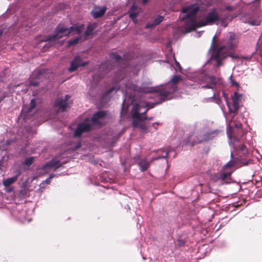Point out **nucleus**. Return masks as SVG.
<instances>
[{"label": "nucleus", "instance_id": "obj_1", "mask_svg": "<svg viewBox=\"0 0 262 262\" xmlns=\"http://www.w3.org/2000/svg\"><path fill=\"white\" fill-rule=\"evenodd\" d=\"M180 80V76H175L171 81L164 85L157 86L152 88L150 90L144 91L146 94L142 96L133 107V124L134 127H138L142 130L146 129L143 121L146 119L144 114L149 108L154 107L156 104L160 103L165 100L171 99L173 97L172 94L177 90L176 83Z\"/></svg>", "mask_w": 262, "mask_h": 262}, {"label": "nucleus", "instance_id": "obj_2", "mask_svg": "<svg viewBox=\"0 0 262 262\" xmlns=\"http://www.w3.org/2000/svg\"><path fill=\"white\" fill-rule=\"evenodd\" d=\"M220 94L224 97L228 107V113L225 114L226 121L228 124L227 134L229 139V144L231 147V157L233 155H243L248 154V149L244 144L242 143V138L246 134L242 127V124L236 120H233L234 117L238 111L239 107V101L240 96L238 93H235L232 97V105H230L227 100V97L224 92L220 93H214L211 99L216 103L220 105L221 99Z\"/></svg>", "mask_w": 262, "mask_h": 262}, {"label": "nucleus", "instance_id": "obj_3", "mask_svg": "<svg viewBox=\"0 0 262 262\" xmlns=\"http://www.w3.org/2000/svg\"><path fill=\"white\" fill-rule=\"evenodd\" d=\"M200 9L198 4H194L184 7L182 11L180 18L183 26L180 28L181 33H187L195 30L196 28L212 25H217L226 27L229 21L231 20L229 16L222 17L217 11L213 9L207 12L202 18H199L197 13Z\"/></svg>", "mask_w": 262, "mask_h": 262}, {"label": "nucleus", "instance_id": "obj_4", "mask_svg": "<svg viewBox=\"0 0 262 262\" xmlns=\"http://www.w3.org/2000/svg\"><path fill=\"white\" fill-rule=\"evenodd\" d=\"M96 25L95 24L89 25L86 30L84 33V38L92 33L94 29L96 27ZM83 28V25H75L69 28H67L63 25H59L57 27L54 34L49 37L45 41L48 42L49 43H50L52 45H56L58 43H61V41L59 40V39L63 37L77 34L78 36L69 41V46L74 45L78 43L79 40L82 39V36L80 34L82 33ZM84 39L85 38H83L82 40H84Z\"/></svg>", "mask_w": 262, "mask_h": 262}, {"label": "nucleus", "instance_id": "obj_5", "mask_svg": "<svg viewBox=\"0 0 262 262\" xmlns=\"http://www.w3.org/2000/svg\"><path fill=\"white\" fill-rule=\"evenodd\" d=\"M238 42L237 36L234 34L230 33L228 38L225 40L223 43L214 47L212 45L211 58L205 64V67L210 66L216 67L221 66L223 64L222 61L228 56L231 57L233 59L239 58L238 55H235L232 53Z\"/></svg>", "mask_w": 262, "mask_h": 262}, {"label": "nucleus", "instance_id": "obj_6", "mask_svg": "<svg viewBox=\"0 0 262 262\" xmlns=\"http://www.w3.org/2000/svg\"><path fill=\"white\" fill-rule=\"evenodd\" d=\"M106 116V113L100 111L95 113L92 119L86 118L82 122L78 124L74 132L75 137H79L82 133L90 131L92 125L94 124L101 125L102 120Z\"/></svg>", "mask_w": 262, "mask_h": 262}, {"label": "nucleus", "instance_id": "obj_7", "mask_svg": "<svg viewBox=\"0 0 262 262\" xmlns=\"http://www.w3.org/2000/svg\"><path fill=\"white\" fill-rule=\"evenodd\" d=\"M212 124H196L195 129V135L197 138L195 141L199 143L203 141L210 140L217 136L219 130L211 128Z\"/></svg>", "mask_w": 262, "mask_h": 262}, {"label": "nucleus", "instance_id": "obj_8", "mask_svg": "<svg viewBox=\"0 0 262 262\" xmlns=\"http://www.w3.org/2000/svg\"><path fill=\"white\" fill-rule=\"evenodd\" d=\"M191 80L200 84L202 88L213 89V86L218 83V80L202 71L195 72L190 77Z\"/></svg>", "mask_w": 262, "mask_h": 262}, {"label": "nucleus", "instance_id": "obj_9", "mask_svg": "<svg viewBox=\"0 0 262 262\" xmlns=\"http://www.w3.org/2000/svg\"><path fill=\"white\" fill-rule=\"evenodd\" d=\"M235 166V162L231 160L223 167L222 172L220 173L219 178L222 180H225L229 177L234 171L233 168Z\"/></svg>", "mask_w": 262, "mask_h": 262}, {"label": "nucleus", "instance_id": "obj_10", "mask_svg": "<svg viewBox=\"0 0 262 262\" xmlns=\"http://www.w3.org/2000/svg\"><path fill=\"white\" fill-rule=\"evenodd\" d=\"M63 163H64V162H61L60 159L53 158L51 162L43 165L41 167V170L43 171V173H48L52 170H55Z\"/></svg>", "mask_w": 262, "mask_h": 262}, {"label": "nucleus", "instance_id": "obj_11", "mask_svg": "<svg viewBox=\"0 0 262 262\" xmlns=\"http://www.w3.org/2000/svg\"><path fill=\"white\" fill-rule=\"evenodd\" d=\"M70 97V95H67L64 98H59L56 101L55 105L59 107V111L63 112L70 106L72 103Z\"/></svg>", "mask_w": 262, "mask_h": 262}, {"label": "nucleus", "instance_id": "obj_12", "mask_svg": "<svg viewBox=\"0 0 262 262\" xmlns=\"http://www.w3.org/2000/svg\"><path fill=\"white\" fill-rule=\"evenodd\" d=\"M87 64L86 62H83L79 56H76L71 61V66L68 69L69 72H73L77 69L79 67L84 66Z\"/></svg>", "mask_w": 262, "mask_h": 262}, {"label": "nucleus", "instance_id": "obj_13", "mask_svg": "<svg viewBox=\"0 0 262 262\" xmlns=\"http://www.w3.org/2000/svg\"><path fill=\"white\" fill-rule=\"evenodd\" d=\"M141 11V9L137 7L135 4H134L133 6L130 8L129 10V17L133 20V21L136 23L137 22V20L136 18L138 15L140 13Z\"/></svg>", "mask_w": 262, "mask_h": 262}, {"label": "nucleus", "instance_id": "obj_14", "mask_svg": "<svg viewBox=\"0 0 262 262\" xmlns=\"http://www.w3.org/2000/svg\"><path fill=\"white\" fill-rule=\"evenodd\" d=\"M106 10L105 7H95L91 13L94 18H98L104 14Z\"/></svg>", "mask_w": 262, "mask_h": 262}, {"label": "nucleus", "instance_id": "obj_15", "mask_svg": "<svg viewBox=\"0 0 262 262\" xmlns=\"http://www.w3.org/2000/svg\"><path fill=\"white\" fill-rule=\"evenodd\" d=\"M21 172L19 170L17 171L16 176L6 179H3V184L5 187L10 186L17 180Z\"/></svg>", "mask_w": 262, "mask_h": 262}, {"label": "nucleus", "instance_id": "obj_16", "mask_svg": "<svg viewBox=\"0 0 262 262\" xmlns=\"http://www.w3.org/2000/svg\"><path fill=\"white\" fill-rule=\"evenodd\" d=\"M167 62L170 64V67L173 68L176 72L181 71V67L180 63L176 61L174 55H172L169 59H167Z\"/></svg>", "mask_w": 262, "mask_h": 262}, {"label": "nucleus", "instance_id": "obj_17", "mask_svg": "<svg viewBox=\"0 0 262 262\" xmlns=\"http://www.w3.org/2000/svg\"><path fill=\"white\" fill-rule=\"evenodd\" d=\"M164 19V17L162 16H157L153 18V20L148 23L145 26V28L149 29L152 27H154L158 25H159L160 23H161Z\"/></svg>", "mask_w": 262, "mask_h": 262}, {"label": "nucleus", "instance_id": "obj_18", "mask_svg": "<svg viewBox=\"0 0 262 262\" xmlns=\"http://www.w3.org/2000/svg\"><path fill=\"white\" fill-rule=\"evenodd\" d=\"M139 166L141 171L146 170L149 166V163L146 159H142L139 162Z\"/></svg>", "mask_w": 262, "mask_h": 262}, {"label": "nucleus", "instance_id": "obj_19", "mask_svg": "<svg viewBox=\"0 0 262 262\" xmlns=\"http://www.w3.org/2000/svg\"><path fill=\"white\" fill-rule=\"evenodd\" d=\"M35 106H36L35 100V99H33L31 101L30 105L27 111V115H26L27 118L29 116L32 115V112L33 110L35 108Z\"/></svg>", "mask_w": 262, "mask_h": 262}, {"label": "nucleus", "instance_id": "obj_20", "mask_svg": "<svg viewBox=\"0 0 262 262\" xmlns=\"http://www.w3.org/2000/svg\"><path fill=\"white\" fill-rule=\"evenodd\" d=\"M160 151H162V153H163V155H161V156H159L158 157H157L156 158H154L152 159V160H158V159H159L160 158H166L168 157V153L169 152V151H164V150H160Z\"/></svg>", "mask_w": 262, "mask_h": 262}, {"label": "nucleus", "instance_id": "obj_21", "mask_svg": "<svg viewBox=\"0 0 262 262\" xmlns=\"http://www.w3.org/2000/svg\"><path fill=\"white\" fill-rule=\"evenodd\" d=\"M117 90L115 88H112L110 89L104 95L103 97V99H105V98L109 97L112 94H114L116 93Z\"/></svg>", "mask_w": 262, "mask_h": 262}, {"label": "nucleus", "instance_id": "obj_22", "mask_svg": "<svg viewBox=\"0 0 262 262\" xmlns=\"http://www.w3.org/2000/svg\"><path fill=\"white\" fill-rule=\"evenodd\" d=\"M260 20L259 19H254L252 18H251L248 20V23H249L250 25L252 26L254 25H258L260 24Z\"/></svg>", "mask_w": 262, "mask_h": 262}, {"label": "nucleus", "instance_id": "obj_23", "mask_svg": "<svg viewBox=\"0 0 262 262\" xmlns=\"http://www.w3.org/2000/svg\"><path fill=\"white\" fill-rule=\"evenodd\" d=\"M111 57L112 59L116 60V61H120L121 59V56L115 53H112L111 54Z\"/></svg>", "mask_w": 262, "mask_h": 262}, {"label": "nucleus", "instance_id": "obj_24", "mask_svg": "<svg viewBox=\"0 0 262 262\" xmlns=\"http://www.w3.org/2000/svg\"><path fill=\"white\" fill-rule=\"evenodd\" d=\"M33 160V157H29L25 160L24 163L27 166H30L32 164Z\"/></svg>", "mask_w": 262, "mask_h": 262}, {"label": "nucleus", "instance_id": "obj_25", "mask_svg": "<svg viewBox=\"0 0 262 262\" xmlns=\"http://www.w3.org/2000/svg\"><path fill=\"white\" fill-rule=\"evenodd\" d=\"M54 176L53 174H51L49 178L47 179L45 181L42 182V185L44 184H48L51 181V179Z\"/></svg>", "mask_w": 262, "mask_h": 262}, {"label": "nucleus", "instance_id": "obj_26", "mask_svg": "<svg viewBox=\"0 0 262 262\" xmlns=\"http://www.w3.org/2000/svg\"><path fill=\"white\" fill-rule=\"evenodd\" d=\"M38 85V83L37 81H30V86H36Z\"/></svg>", "mask_w": 262, "mask_h": 262}, {"label": "nucleus", "instance_id": "obj_27", "mask_svg": "<svg viewBox=\"0 0 262 262\" xmlns=\"http://www.w3.org/2000/svg\"><path fill=\"white\" fill-rule=\"evenodd\" d=\"M6 187V190L8 192H10L12 191L13 189L10 187V186L5 187Z\"/></svg>", "mask_w": 262, "mask_h": 262}, {"label": "nucleus", "instance_id": "obj_28", "mask_svg": "<svg viewBox=\"0 0 262 262\" xmlns=\"http://www.w3.org/2000/svg\"><path fill=\"white\" fill-rule=\"evenodd\" d=\"M127 88H130V86L128 85H126ZM130 89H133L134 91H137V87L135 86V85H133Z\"/></svg>", "mask_w": 262, "mask_h": 262}, {"label": "nucleus", "instance_id": "obj_29", "mask_svg": "<svg viewBox=\"0 0 262 262\" xmlns=\"http://www.w3.org/2000/svg\"><path fill=\"white\" fill-rule=\"evenodd\" d=\"M106 67V65L105 64H102L100 66V68H99V70L100 71H102V70H103V69H104Z\"/></svg>", "mask_w": 262, "mask_h": 262}, {"label": "nucleus", "instance_id": "obj_30", "mask_svg": "<svg viewBox=\"0 0 262 262\" xmlns=\"http://www.w3.org/2000/svg\"><path fill=\"white\" fill-rule=\"evenodd\" d=\"M142 2L143 4H145L147 3V0H142Z\"/></svg>", "mask_w": 262, "mask_h": 262}, {"label": "nucleus", "instance_id": "obj_31", "mask_svg": "<svg viewBox=\"0 0 262 262\" xmlns=\"http://www.w3.org/2000/svg\"><path fill=\"white\" fill-rule=\"evenodd\" d=\"M201 35V32H198V33H196V35H197L198 37L200 36Z\"/></svg>", "mask_w": 262, "mask_h": 262}, {"label": "nucleus", "instance_id": "obj_32", "mask_svg": "<svg viewBox=\"0 0 262 262\" xmlns=\"http://www.w3.org/2000/svg\"><path fill=\"white\" fill-rule=\"evenodd\" d=\"M100 74V77H102V76H103L104 75V74L101 73Z\"/></svg>", "mask_w": 262, "mask_h": 262}, {"label": "nucleus", "instance_id": "obj_33", "mask_svg": "<svg viewBox=\"0 0 262 262\" xmlns=\"http://www.w3.org/2000/svg\"><path fill=\"white\" fill-rule=\"evenodd\" d=\"M3 81V78L0 76V81Z\"/></svg>", "mask_w": 262, "mask_h": 262}, {"label": "nucleus", "instance_id": "obj_34", "mask_svg": "<svg viewBox=\"0 0 262 262\" xmlns=\"http://www.w3.org/2000/svg\"><path fill=\"white\" fill-rule=\"evenodd\" d=\"M79 146H80V145H78V146H77L76 148H78Z\"/></svg>", "mask_w": 262, "mask_h": 262}, {"label": "nucleus", "instance_id": "obj_35", "mask_svg": "<svg viewBox=\"0 0 262 262\" xmlns=\"http://www.w3.org/2000/svg\"><path fill=\"white\" fill-rule=\"evenodd\" d=\"M2 33V31H0V35H1Z\"/></svg>", "mask_w": 262, "mask_h": 262}, {"label": "nucleus", "instance_id": "obj_36", "mask_svg": "<svg viewBox=\"0 0 262 262\" xmlns=\"http://www.w3.org/2000/svg\"><path fill=\"white\" fill-rule=\"evenodd\" d=\"M93 79H94V80H95V77H94Z\"/></svg>", "mask_w": 262, "mask_h": 262}, {"label": "nucleus", "instance_id": "obj_37", "mask_svg": "<svg viewBox=\"0 0 262 262\" xmlns=\"http://www.w3.org/2000/svg\"><path fill=\"white\" fill-rule=\"evenodd\" d=\"M253 1H257L258 0H253Z\"/></svg>", "mask_w": 262, "mask_h": 262}]
</instances>
